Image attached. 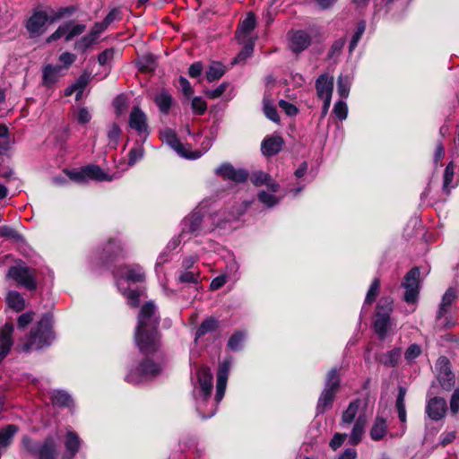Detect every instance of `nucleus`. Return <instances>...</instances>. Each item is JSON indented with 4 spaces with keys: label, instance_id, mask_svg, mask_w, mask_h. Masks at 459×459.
<instances>
[{
    "label": "nucleus",
    "instance_id": "f704fd0d",
    "mask_svg": "<svg viewBox=\"0 0 459 459\" xmlns=\"http://www.w3.org/2000/svg\"><path fill=\"white\" fill-rule=\"evenodd\" d=\"M217 327L218 321L215 318L209 317L204 320L196 331L195 339H198L208 333L215 331Z\"/></svg>",
    "mask_w": 459,
    "mask_h": 459
},
{
    "label": "nucleus",
    "instance_id": "bf43d9fd",
    "mask_svg": "<svg viewBox=\"0 0 459 459\" xmlns=\"http://www.w3.org/2000/svg\"><path fill=\"white\" fill-rule=\"evenodd\" d=\"M420 353H421L420 346L413 343V344H411L405 351L404 358L407 361L411 362L413 359H415L417 357H419Z\"/></svg>",
    "mask_w": 459,
    "mask_h": 459
},
{
    "label": "nucleus",
    "instance_id": "4468645a",
    "mask_svg": "<svg viewBox=\"0 0 459 459\" xmlns=\"http://www.w3.org/2000/svg\"><path fill=\"white\" fill-rule=\"evenodd\" d=\"M129 127L134 130L140 137L146 138L150 134L146 114L139 108L134 107L129 114Z\"/></svg>",
    "mask_w": 459,
    "mask_h": 459
},
{
    "label": "nucleus",
    "instance_id": "052dcab7",
    "mask_svg": "<svg viewBox=\"0 0 459 459\" xmlns=\"http://www.w3.org/2000/svg\"><path fill=\"white\" fill-rule=\"evenodd\" d=\"M228 86H229V83L222 82L221 84H220L217 88H215L213 90L205 91L204 94L206 95V97H208L209 99H212V100L220 98L225 92Z\"/></svg>",
    "mask_w": 459,
    "mask_h": 459
},
{
    "label": "nucleus",
    "instance_id": "393cba45",
    "mask_svg": "<svg viewBox=\"0 0 459 459\" xmlns=\"http://www.w3.org/2000/svg\"><path fill=\"white\" fill-rule=\"evenodd\" d=\"M367 424V417L365 413H361L358 416L355 423L352 427L350 434L349 442L352 446H357L362 439V436L365 432V427Z\"/></svg>",
    "mask_w": 459,
    "mask_h": 459
},
{
    "label": "nucleus",
    "instance_id": "cd10ccee",
    "mask_svg": "<svg viewBox=\"0 0 459 459\" xmlns=\"http://www.w3.org/2000/svg\"><path fill=\"white\" fill-rule=\"evenodd\" d=\"M123 255V247L119 240L110 239L103 248L102 258L112 260Z\"/></svg>",
    "mask_w": 459,
    "mask_h": 459
},
{
    "label": "nucleus",
    "instance_id": "49530a36",
    "mask_svg": "<svg viewBox=\"0 0 459 459\" xmlns=\"http://www.w3.org/2000/svg\"><path fill=\"white\" fill-rule=\"evenodd\" d=\"M66 23L68 25V33L65 41H70L73 38L81 35L86 29L84 24H74L73 22Z\"/></svg>",
    "mask_w": 459,
    "mask_h": 459
},
{
    "label": "nucleus",
    "instance_id": "58836bf2",
    "mask_svg": "<svg viewBox=\"0 0 459 459\" xmlns=\"http://www.w3.org/2000/svg\"><path fill=\"white\" fill-rule=\"evenodd\" d=\"M365 30H366V22L360 21L358 23L356 31L354 32V34L351 38V40L350 42V46H349L350 52H352L356 48L358 42L360 40L362 35L365 32Z\"/></svg>",
    "mask_w": 459,
    "mask_h": 459
},
{
    "label": "nucleus",
    "instance_id": "79ce46f5",
    "mask_svg": "<svg viewBox=\"0 0 459 459\" xmlns=\"http://www.w3.org/2000/svg\"><path fill=\"white\" fill-rule=\"evenodd\" d=\"M255 40H247L242 45H244L242 50L238 54V56L234 59V63H239L244 61L247 57L250 56L254 51Z\"/></svg>",
    "mask_w": 459,
    "mask_h": 459
},
{
    "label": "nucleus",
    "instance_id": "ddd939ff",
    "mask_svg": "<svg viewBox=\"0 0 459 459\" xmlns=\"http://www.w3.org/2000/svg\"><path fill=\"white\" fill-rule=\"evenodd\" d=\"M256 26V18L253 13H248L246 17L240 20L235 32V39L238 44H243L247 40H255L252 32Z\"/></svg>",
    "mask_w": 459,
    "mask_h": 459
},
{
    "label": "nucleus",
    "instance_id": "680f3d73",
    "mask_svg": "<svg viewBox=\"0 0 459 459\" xmlns=\"http://www.w3.org/2000/svg\"><path fill=\"white\" fill-rule=\"evenodd\" d=\"M96 40L90 34H87L75 43V48L82 52H84Z\"/></svg>",
    "mask_w": 459,
    "mask_h": 459
},
{
    "label": "nucleus",
    "instance_id": "c756f323",
    "mask_svg": "<svg viewBox=\"0 0 459 459\" xmlns=\"http://www.w3.org/2000/svg\"><path fill=\"white\" fill-rule=\"evenodd\" d=\"M18 430V427L13 424H9L0 429V448H6L9 446Z\"/></svg>",
    "mask_w": 459,
    "mask_h": 459
},
{
    "label": "nucleus",
    "instance_id": "69168bd1",
    "mask_svg": "<svg viewBox=\"0 0 459 459\" xmlns=\"http://www.w3.org/2000/svg\"><path fill=\"white\" fill-rule=\"evenodd\" d=\"M456 293L452 288H449L442 297L441 304L443 307H448L455 300Z\"/></svg>",
    "mask_w": 459,
    "mask_h": 459
},
{
    "label": "nucleus",
    "instance_id": "e433bc0d",
    "mask_svg": "<svg viewBox=\"0 0 459 459\" xmlns=\"http://www.w3.org/2000/svg\"><path fill=\"white\" fill-rule=\"evenodd\" d=\"M401 356V350L396 348L387 351L382 358L381 362L389 368H394L397 365Z\"/></svg>",
    "mask_w": 459,
    "mask_h": 459
},
{
    "label": "nucleus",
    "instance_id": "423d86ee",
    "mask_svg": "<svg viewBox=\"0 0 459 459\" xmlns=\"http://www.w3.org/2000/svg\"><path fill=\"white\" fill-rule=\"evenodd\" d=\"M340 386V377L336 368H332L326 378L325 388L318 399L317 413H324L332 406L335 394Z\"/></svg>",
    "mask_w": 459,
    "mask_h": 459
},
{
    "label": "nucleus",
    "instance_id": "a878e982",
    "mask_svg": "<svg viewBox=\"0 0 459 459\" xmlns=\"http://www.w3.org/2000/svg\"><path fill=\"white\" fill-rule=\"evenodd\" d=\"M63 67L60 65H47L42 70V83L50 87L59 80Z\"/></svg>",
    "mask_w": 459,
    "mask_h": 459
},
{
    "label": "nucleus",
    "instance_id": "473e14b6",
    "mask_svg": "<svg viewBox=\"0 0 459 459\" xmlns=\"http://www.w3.org/2000/svg\"><path fill=\"white\" fill-rule=\"evenodd\" d=\"M225 66L220 62H212L206 71V79L214 82L221 78L225 74Z\"/></svg>",
    "mask_w": 459,
    "mask_h": 459
},
{
    "label": "nucleus",
    "instance_id": "72a5a7b5",
    "mask_svg": "<svg viewBox=\"0 0 459 459\" xmlns=\"http://www.w3.org/2000/svg\"><path fill=\"white\" fill-rule=\"evenodd\" d=\"M455 166L453 162H449L444 171L443 177V190L449 194L450 190L455 186L454 183Z\"/></svg>",
    "mask_w": 459,
    "mask_h": 459
},
{
    "label": "nucleus",
    "instance_id": "8fccbe9b",
    "mask_svg": "<svg viewBox=\"0 0 459 459\" xmlns=\"http://www.w3.org/2000/svg\"><path fill=\"white\" fill-rule=\"evenodd\" d=\"M333 111L339 120L342 121L346 119L348 115V107L346 102L344 100H339L335 103Z\"/></svg>",
    "mask_w": 459,
    "mask_h": 459
},
{
    "label": "nucleus",
    "instance_id": "7c9ffc66",
    "mask_svg": "<svg viewBox=\"0 0 459 459\" xmlns=\"http://www.w3.org/2000/svg\"><path fill=\"white\" fill-rule=\"evenodd\" d=\"M86 171V178L88 179H95L99 181H110L112 180V177H109L106 174L99 166L96 165H89L85 167Z\"/></svg>",
    "mask_w": 459,
    "mask_h": 459
},
{
    "label": "nucleus",
    "instance_id": "f03ea898",
    "mask_svg": "<svg viewBox=\"0 0 459 459\" xmlns=\"http://www.w3.org/2000/svg\"><path fill=\"white\" fill-rule=\"evenodd\" d=\"M160 316L152 302L144 304L138 316L134 340L140 351L152 354L160 347V334L158 331Z\"/></svg>",
    "mask_w": 459,
    "mask_h": 459
},
{
    "label": "nucleus",
    "instance_id": "603ef678",
    "mask_svg": "<svg viewBox=\"0 0 459 459\" xmlns=\"http://www.w3.org/2000/svg\"><path fill=\"white\" fill-rule=\"evenodd\" d=\"M245 335L241 332H237L230 336L228 342V347L232 351L240 349V344L244 341Z\"/></svg>",
    "mask_w": 459,
    "mask_h": 459
},
{
    "label": "nucleus",
    "instance_id": "0eeeda50",
    "mask_svg": "<svg viewBox=\"0 0 459 459\" xmlns=\"http://www.w3.org/2000/svg\"><path fill=\"white\" fill-rule=\"evenodd\" d=\"M22 446L38 459H56V444L52 437H47L41 446H38L31 438L24 436L22 439Z\"/></svg>",
    "mask_w": 459,
    "mask_h": 459
},
{
    "label": "nucleus",
    "instance_id": "c85d7f7f",
    "mask_svg": "<svg viewBox=\"0 0 459 459\" xmlns=\"http://www.w3.org/2000/svg\"><path fill=\"white\" fill-rule=\"evenodd\" d=\"M153 100L161 113L168 114L171 108L173 99L168 91L161 90L154 96Z\"/></svg>",
    "mask_w": 459,
    "mask_h": 459
},
{
    "label": "nucleus",
    "instance_id": "a19ab883",
    "mask_svg": "<svg viewBox=\"0 0 459 459\" xmlns=\"http://www.w3.org/2000/svg\"><path fill=\"white\" fill-rule=\"evenodd\" d=\"M380 290V280L378 278H375L367 292L365 303L371 304L375 301L376 298L379 294Z\"/></svg>",
    "mask_w": 459,
    "mask_h": 459
},
{
    "label": "nucleus",
    "instance_id": "b1692460",
    "mask_svg": "<svg viewBox=\"0 0 459 459\" xmlns=\"http://www.w3.org/2000/svg\"><path fill=\"white\" fill-rule=\"evenodd\" d=\"M118 273L122 279L127 281L142 282L145 279V275L142 267L137 264L125 266L124 268L120 269Z\"/></svg>",
    "mask_w": 459,
    "mask_h": 459
},
{
    "label": "nucleus",
    "instance_id": "774afa93",
    "mask_svg": "<svg viewBox=\"0 0 459 459\" xmlns=\"http://www.w3.org/2000/svg\"><path fill=\"white\" fill-rule=\"evenodd\" d=\"M114 56V50L112 48H107L102 51L98 56V62L100 65L108 64Z\"/></svg>",
    "mask_w": 459,
    "mask_h": 459
},
{
    "label": "nucleus",
    "instance_id": "2f4dec72",
    "mask_svg": "<svg viewBox=\"0 0 459 459\" xmlns=\"http://www.w3.org/2000/svg\"><path fill=\"white\" fill-rule=\"evenodd\" d=\"M5 299L8 306L17 312L22 311L25 307V301L23 297L17 291H9L6 295Z\"/></svg>",
    "mask_w": 459,
    "mask_h": 459
},
{
    "label": "nucleus",
    "instance_id": "37998d69",
    "mask_svg": "<svg viewBox=\"0 0 459 459\" xmlns=\"http://www.w3.org/2000/svg\"><path fill=\"white\" fill-rule=\"evenodd\" d=\"M120 135H121V129H120L119 126L115 123L112 124L108 130V138L109 141L108 144L112 148H114V149L117 148Z\"/></svg>",
    "mask_w": 459,
    "mask_h": 459
},
{
    "label": "nucleus",
    "instance_id": "dca6fc26",
    "mask_svg": "<svg viewBox=\"0 0 459 459\" xmlns=\"http://www.w3.org/2000/svg\"><path fill=\"white\" fill-rule=\"evenodd\" d=\"M215 173L224 179H229L234 182H244L248 178V173L245 169H236L230 163H223L216 169Z\"/></svg>",
    "mask_w": 459,
    "mask_h": 459
},
{
    "label": "nucleus",
    "instance_id": "4be33fe9",
    "mask_svg": "<svg viewBox=\"0 0 459 459\" xmlns=\"http://www.w3.org/2000/svg\"><path fill=\"white\" fill-rule=\"evenodd\" d=\"M284 144L283 139L279 135H272L263 140L261 144L262 153L265 156L276 155Z\"/></svg>",
    "mask_w": 459,
    "mask_h": 459
},
{
    "label": "nucleus",
    "instance_id": "c03bdc74",
    "mask_svg": "<svg viewBox=\"0 0 459 459\" xmlns=\"http://www.w3.org/2000/svg\"><path fill=\"white\" fill-rule=\"evenodd\" d=\"M64 172L66 174V176L72 181H74V182H77V183H83V182L87 181L85 167L82 168L79 170H76V169H74V170L65 169Z\"/></svg>",
    "mask_w": 459,
    "mask_h": 459
},
{
    "label": "nucleus",
    "instance_id": "7ed1b4c3",
    "mask_svg": "<svg viewBox=\"0 0 459 459\" xmlns=\"http://www.w3.org/2000/svg\"><path fill=\"white\" fill-rule=\"evenodd\" d=\"M54 339L50 318L44 316L40 321L31 328L30 336L25 343L22 344L23 351H38L51 343Z\"/></svg>",
    "mask_w": 459,
    "mask_h": 459
},
{
    "label": "nucleus",
    "instance_id": "4c0bfd02",
    "mask_svg": "<svg viewBox=\"0 0 459 459\" xmlns=\"http://www.w3.org/2000/svg\"><path fill=\"white\" fill-rule=\"evenodd\" d=\"M52 403L57 406H69L72 403L71 396L64 391H55L51 395Z\"/></svg>",
    "mask_w": 459,
    "mask_h": 459
},
{
    "label": "nucleus",
    "instance_id": "ea45409f",
    "mask_svg": "<svg viewBox=\"0 0 459 459\" xmlns=\"http://www.w3.org/2000/svg\"><path fill=\"white\" fill-rule=\"evenodd\" d=\"M199 279V271L192 270L182 271L178 275V281L182 283H197Z\"/></svg>",
    "mask_w": 459,
    "mask_h": 459
},
{
    "label": "nucleus",
    "instance_id": "9b49d317",
    "mask_svg": "<svg viewBox=\"0 0 459 459\" xmlns=\"http://www.w3.org/2000/svg\"><path fill=\"white\" fill-rule=\"evenodd\" d=\"M420 270L418 267L411 269L404 276L402 286L405 289L404 300L409 304L417 301L420 291Z\"/></svg>",
    "mask_w": 459,
    "mask_h": 459
},
{
    "label": "nucleus",
    "instance_id": "5701e85b",
    "mask_svg": "<svg viewBox=\"0 0 459 459\" xmlns=\"http://www.w3.org/2000/svg\"><path fill=\"white\" fill-rule=\"evenodd\" d=\"M80 446L81 439L79 436L74 431H67L65 441L66 452L63 455L62 459H73L78 453Z\"/></svg>",
    "mask_w": 459,
    "mask_h": 459
},
{
    "label": "nucleus",
    "instance_id": "f8f14e48",
    "mask_svg": "<svg viewBox=\"0 0 459 459\" xmlns=\"http://www.w3.org/2000/svg\"><path fill=\"white\" fill-rule=\"evenodd\" d=\"M436 370L441 387L450 391L455 385V375L451 370L449 359L445 356L439 357L436 363Z\"/></svg>",
    "mask_w": 459,
    "mask_h": 459
},
{
    "label": "nucleus",
    "instance_id": "412c9836",
    "mask_svg": "<svg viewBox=\"0 0 459 459\" xmlns=\"http://www.w3.org/2000/svg\"><path fill=\"white\" fill-rule=\"evenodd\" d=\"M362 406H367L366 399L357 398L351 402L348 408L342 412L341 426L350 425L356 420V416Z\"/></svg>",
    "mask_w": 459,
    "mask_h": 459
},
{
    "label": "nucleus",
    "instance_id": "2eb2a0df",
    "mask_svg": "<svg viewBox=\"0 0 459 459\" xmlns=\"http://www.w3.org/2000/svg\"><path fill=\"white\" fill-rule=\"evenodd\" d=\"M447 405L444 398L433 397L429 399L426 405V413L432 420L443 419L446 413Z\"/></svg>",
    "mask_w": 459,
    "mask_h": 459
},
{
    "label": "nucleus",
    "instance_id": "6e6d98bb",
    "mask_svg": "<svg viewBox=\"0 0 459 459\" xmlns=\"http://www.w3.org/2000/svg\"><path fill=\"white\" fill-rule=\"evenodd\" d=\"M143 156V148L142 145L132 148L129 151L128 165L133 166L135 162L140 160Z\"/></svg>",
    "mask_w": 459,
    "mask_h": 459
},
{
    "label": "nucleus",
    "instance_id": "a18cd8bd",
    "mask_svg": "<svg viewBox=\"0 0 459 459\" xmlns=\"http://www.w3.org/2000/svg\"><path fill=\"white\" fill-rule=\"evenodd\" d=\"M137 65L140 71L150 72L154 70L156 65L152 56H144L138 60Z\"/></svg>",
    "mask_w": 459,
    "mask_h": 459
},
{
    "label": "nucleus",
    "instance_id": "5fc2aeb1",
    "mask_svg": "<svg viewBox=\"0 0 459 459\" xmlns=\"http://www.w3.org/2000/svg\"><path fill=\"white\" fill-rule=\"evenodd\" d=\"M121 19V11L118 8H113L109 11L102 22L104 25L108 28L114 22L120 21Z\"/></svg>",
    "mask_w": 459,
    "mask_h": 459
},
{
    "label": "nucleus",
    "instance_id": "864d4df0",
    "mask_svg": "<svg viewBox=\"0 0 459 459\" xmlns=\"http://www.w3.org/2000/svg\"><path fill=\"white\" fill-rule=\"evenodd\" d=\"M337 91L342 99H346L350 92V82L347 78L340 76L337 82Z\"/></svg>",
    "mask_w": 459,
    "mask_h": 459
},
{
    "label": "nucleus",
    "instance_id": "9d476101",
    "mask_svg": "<svg viewBox=\"0 0 459 459\" xmlns=\"http://www.w3.org/2000/svg\"><path fill=\"white\" fill-rule=\"evenodd\" d=\"M392 301L389 299H382L377 304L374 328L380 340H384L391 326L390 311Z\"/></svg>",
    "mask_w": 459,
    "mask_h": 459
},
{
    "label": "nucleus",
    "instance_id": "c9c22d12",
    "mask_svg": "<svg viewBox=\"0 0 459 459\" xmlns=\"http://www.w3.org/2000/svg\"><path fill=\"white\" fill-rule=\"evenodd\" d=\"M91 80V74L87 72H83L79 78L75 81V100L78 101L82 98L84 89L88 85Z\"/></svg>",
    "mask_w": 459,
    "mask_h": 459
},
{
    "label": "nucleus",
    "instance_id": "a211bd4d",
    "mask_svg": "<svg viewBox=\"0 0 459 459\" xmlns=\"http://www.w3.org/2000/svg\"><path fill=\"white\" fill-rule=\"evenodd\" d=\"M311 43L309 34L305 30H296L290 36V48L294 53H300Z\"/></svg>",
    "mask_w": 459,
    "mask_h": 459
},
{
    "label": "nucleus",
    "instance_id": "f3484780",
    "mask_svg": "<svg viewBox=\"0 0 459 459\" xmlns=\"http://www.w3.org/2000/svg\"><path fill=\"white\" fill-rule=\"evenodd\" d=\"M13 329L12 323L4 324L0 329V362L7 356L13 344L12 338Z\"/></svg>",
    "mask_w": 459,
    "mask_h": 459
},
{
    "label": "nucleus",
    "instance_id": "f257e3e1",
    "mask_svg": "<svg viewBox=\"0 0 459 459\" xmlns=\"http://www.w3.org/2000/svg\"><path fill=\"white\" fill-rule=\"evenodd\" d=\"M230 369V362L224 360L220 364L217 372V385L215 403H210V396L212 390V374L209 368L201 367L197 371L198 385L195 386V397L196 401V410L204 419L212 417L217 410V404L222 400L228 377Z\"/></svg>",
    "mask_w": 459,
    "mask_h": 459
},
{
    "label": "nucleus",
    "instance_id": "39448f33",
    "mask_svg": "<svg viewBox=\"0 0 459 459\" xmlns=\"http://www.w3.org/2000/svg\"><path fill=\"white\" fill-rule=\"evenodd\" d=\"M162 366L153 362L150 359H143L137 368L132 369L126 377L129 384L138 385L144 381L151 380L160 374Z\"/></svg>",
    "mask_w": 459,
    "mask_h": 459
},
{
    "label": "nucleus",
    "instance_id": "e2e57ef3",
    "mask_svg": "<svg viewBox=\"0 0 459 459\" xmlns=\"http://www.w3.org/2000/svg\"><path fill=\"white\" fill-rule=\"evenodd\" d=\"M268 179H270V176L267 173H264L263 171L255 172V173H253V175L251 177V181L256 186H261L266 184Z\"/></svg>",
    "mask_w": 459,
    "mask_h": 459
},
{
    "label": "nucleus",
    "instance_id": "09e8293b",
    "mask_svg": "<svg viewBox=\"0 0 459 459\" xmlns=\"http://www.w3.org/2000/svg\"><path fill=\"white\" fill-rule=\"evenodd\" d=\"M68 33V25L67 23H64L60 25L50 36L48 37L47 42L51 43L58 40L59 39L65 37L66 38Z\"/></svg>",
    "mask_w": 459,
    "mask_h": 459
},
{
    "label": "nucleus",
    "instance_id": "338daca9",
    "mask_svg": "<svg viewBox=\"0 0 459 459\" xmlns=\"http://www.w3.org/2000/svg\"><path fill=\"white\" fill-rule=\"evenodd\" d=\"M450 411L453 415L459 411V388L455 389L451 395Z\"/></svg>",
    "mask_w": 459,
    "mask_h": 459
},
{
    "label": "nucleus",
    "instance_id": "6ab92c4d",
    "mask_svg": "<svg viewBox=\"0 0 459 459\" xmlns=\"http://www.w3.org/2000/svg\"><path fill=\"white\" fill-rule=\"evenodd\" d=\"M203 215L199 211H194L189 216L183 221L182 232L180 238H184L186 234H197L201 230Z\"/></svg>",
    "mask_w": 459,
    "mask_h": 459
},
{
    "label": "nucleus",
    "instance_id": "13d9d810",
    "mask_svg": "<svg viewBox=\"0 0 459 459\" xmlns=\"http://www.w3.org/2000/svg\"><path fill=\"white\" fill-rule=\"evenodd\" d=\"M258 200L267 207H273L279 202L273 195L264 191H261L258 194Z\"/></svg>",
    "mask_w": 459,
    "mask_h": 459
},
{
    "label": "nucleus",
    "instance_id": "6e6552de",
    "mask_svg": "<svg viewBox=\"0 0 459 459\" xmlns=\"http://www.w3.org/2000/svg\"><path fill=\"white\" fill-rule=\"evenodd\" d=\"M52 22L53 20L46 11L34 9L25 22V29L29 37L35 39L42 36L47 31L48 24Z\"/></svg>",
    "mask_w": 459,
    "mask_h": 459
},
{
    "label": "nucleus",
    "instance_id": "aec40b11",
    "mask_svg": "<svg viewBox=\"0 0 459 459\" xmlns=\"http://www.w3.org/2000/svg\"><path fill=\"white\" fill-rule=\"evenodd\" d=\"M316 90L318 98L332 99L333 90V77L327 74H321L316 81Z\"/></svg>",
    "mask_w": 459,
    "mask_h": 459
},
{
    "label": "nucleus",
    "instance_id": "4d7b16f0",
    "mask_svg": "<svg viewBox=\"0 0 459 459\" xmlns=\"http://www.w3.org/2000/svg\"><path fill=\"white\" fill-rule=\"evenodd\" d=\"M122 294L126 298L127 302L133 307H136L140 302V292L136 290H125Z\"/></svg>",
    "mask_w": 459,
    "mask_h": 459
},
{
    "label": "nucleus",
    "instance_id": "20e7f679",
    "mask_svg": "<svg viewBox=\"0 0 459 459\" xmlns=\"http://www.w3.org/2000/svg\"><path fill=\"white\" fill-rule=\"evenodd\" d=\"M160 136L161 141L167 143L179 156L190 160H195L200 158L204 152H207L211 145L210 140L206 138L207 143L203 151L192 152L190 151V145L183 144L178 138L176 132L170 128H165L161 130L160 133Z\"/></svg>",
    "mask_w": 459,
    "mask_h": 459
},
{
    "label": "nucleus",
    "instance_id": "3c124183",
    "mask_svg": "<svg viewBox=\"0 0 459 459\" xmlns=\"http://www.w3.org/2000/svg\"><path fill=\"white\" fill-rule=\"evenodd\" d=\"M264 112L266 117L273 122L278 123L280 121V117L275 107L271 105L266 100H264Z\"/></svg>",
    "mask_w": 459,
    "mask_h": 459
},
{
    "label": "nucleus",
    "instance_id": "de8ad7c7",
    "mask_svg": "<svg viewBox=\"0 0 459 459\" xmlns=\"http://www.w3.org/2000/svg\"><path fill=\"white\" fill-rule=\"evenodd\" d=\"M191 108L195 115L201 116L205 113L207 104L201 97H195L192 100Z\"/></svg>",
    "mask_w": 459,
    "mask_h": 459
},
{
    "label": "nucleus",
    "instance_id": "0e129e2a",
    "mask_svg": "<svg viewBox=\"0 0 459 459\" xmlns=\"http://www.w3.org/2000/svg\"><path fill=\"white\" fill-rule=\"evenodd\" d=\"M279 107L288 115V116H296L299 112V109L296 108L295 105L286 101V100H280L279 101Z\"/></svg>",
    "mask_w": 459,
    "mask_h": 459
},
{
    "label": "nucleus",
    "instance_id": "bb28decb",
    "mask_svg": "<svg viewBox=\"0 0 459 459\" xmlns=\"http://www.w3.org/2000/svg\"><path fill=\"white\" fill-rule=\"evenodd\" d=\"M387 432V423L382 416H377L369 431L372 440L379 441L385 437Z\"/></svg>",
    "mask_w": 459,
    "mask_h": 459
},
{
    "label": "nucleus",
    "instance_id": "1a4fd4ad",
    "mask_svg": "<svg viewBox=\"0 0 459 459\" xmlns=\"http://www.w3.org/2000/svg\"><path fill=\"white\" fill-rule=\"evenodd\" d=\"M36 270L26 265H15L9 268L7 277L13 279L18 285L29 290L37 288Z\"/></svg>",
    "mask_w": 459,
    "mask_h": 459
}]
</instances>
